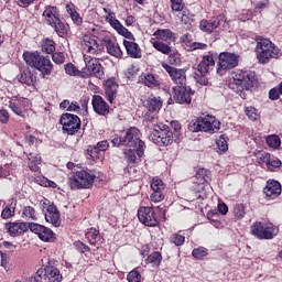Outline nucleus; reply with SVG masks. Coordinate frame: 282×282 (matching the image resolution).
I'll return each instance as SVG.
<instances>
[{
    "instance_id": "obj_43",
    "label": "nucleus",
    "mask_w": 282,
    "mask_h": 282,
    "mask_svg": "<svg viewBox=\"0 0 282 282\" xmlns=\"http://www.w3.org/2000/svg\"><path fill=\"white\" fill-rule=\"evenodd\" d=\"M42 52L45 54H54V52H56V43L54 40L46 39L42 45Z\"/></svg>"
},
{
    "instance_id": "obj_7",
    "label": "nucleus",
    "mask_w": 282,
    "mask_h": 282,
    "mask_svg": "<svg viewBox=\"0 0 282 282\" xmlns=\"http://www.w3.org/2000/svg\"><path fill=\"white\" fill-rule=\"evenodd\" d=\"M193 131H204L205 133H217L221 129V122L214 116H206L191 126Z\"/></svg>"
},
{
    "instance_id": "obj_62",
    "label": "nucleus",
    "mask_w": 282,
    "mask_h": 282,
    "mask_svg": "<svg viewBox=\"0 0 282 282\" xmlns=\"http://www.w3.org/2000/svg\"><path fill=\"white\" fill-rule=\"evenodd\" d=\"M52 58L56 63V65H63V63H65V54L61 52L54 53Z\"/></svg>"
},
{
    "instance_id": "obj_8",
    "label": "nucleus",
    "mask_w": 282,
    "mask_h": 282,
    "mask_svg": "<svg viewBox=\"0 0 282 282\" xmlns=\"http://www.w3.org/2000/svg\"><path fill=\"white\" fill-rule=\"evenodd\" d=\"M210 67H215V59L210 55L203 56V59L197 65L194 78L198 85H208V72Z\"/></svg>"
},
{
    "instance_id": "obj_17",
    "label": "nucleus",
    "mask_w": 282,
    "mask_h": 282,
    "mask_svg": "<svg viewBox=\"0 0 282 282\" xmlns=\"http://www.w3.org/2000/svg\"><path fill=\"white\" fill-rule=\"evenodd\" d=\"M163 69L167 72L170 78L177 85V87L186 86V70L182 68H175L169 64H163Z\"/></svg>"
},
{
    "instance_id": "obj_45",
    "label": "nucleus",
    "mask_w": 282,
    "mask_h": 282,
    "mask_svg": "<svg viewBox=\"0 0 282 282\" xmlns=\"http://www.w3.org/2000/svg\"><path fill=\"white\" fill-rule=\"evenodd\" d=\"M51 28H54L58 36H65V34H67V28L65 26V23L61 21V19L57 20L55 23L51 24Z\"/></svg>"
},
{
    "instance_id": "obj_57",
    "label": "nucleus",
    "mask_w": 282,
    "mask_h": 282,
    "mask_svg": "<svg viewBox=\"0 0 282 282\" xmlns=\"http://www.w3.org/2000/svg\"><path fill=\"white\" fill-rule=\"evenodd\" d=\"M11 171H12V165L10 164L0 165V178L3 180L6 177H9Z\"/></svg>"
},
{
    "instance_id": "obj_41",
    "label": "nucleus",
    "mask_w": 282,
    "mask_h": 282,
    "mask_svg": "<svg viewBox=\"0 0 282 282\" xmlns=\"http://www.w3.org/2000/svg\"><path fill=\"white\" fill-rule=\"evenodd\" d=\"M18 80L23 85H32V83H34V77L29 70H23L18 75Z\"/></svg>"
},
{
    "instance_id": "obj_27",
    "label": "nucleus",
    "mask_w": 282,
    "mask_h": 282,
    "mask_svg": "<svg viewBox=\"0 0 282 282\" xmlns=\"http://www.w3.org/2000/svg\"><path fill=\"white\" fill-rule=\"evenodd\" d=\"M123 45L130 58H142V50H140V45H138V43H134L133 41L123 40Z\"/></svg>"
},
{
    "instance_id": "obj_38",
    "label": "nucleus",
    "mask_w": 282,
    "mask_h": 282,
    "mask_svg": "<svg viewBox=\"0 0 282 282\" xmlns=\"http://www.w3.org/2000/svg\"><path fill=\"white\" fill-rule=\"evenodd\" d=\"M86 239L89 241L90 246H96L100 239V232L96 228H90L86 232Z\"/></svg>"
},
{
    "instance_id": "obj_25",
    "label": "nucleus",
    "mask_w": 282,
    "mask_h": 282,
    "mask_svg": "<svg viewBox=\"0 0 282 282\" xmlns=\"http://www.w3.org/2000/svg\"><path fill=\"white\" fill-rule=\"evenodd\" d=\"M221 21H224V15H218L209 21L203 20L200 21L199 28L203 32L210 34L213 30H217L221 25Z\"/></svg>"
},
{
    "instance_id": "obj_31",
    "label": "nucleus",
    "mask_w": 282,
    "mask_h": 282,
    "mask_svg": "<svg viewBox=\"0 0 282 282\" xmlns=\"http://www.w3.org/2000/svg\"><path fill=\"white\" fill-rule=\"evenodd\" d=\"M106 50L110 56H115V58H122V50L116 42H111V40H106Z\"/></svg>"
},
{
    "instance_id": "obj_53",
    "label": "nucleus",
    "mask_w": 282,
    "mask_h": 282,
    "mask_svg": "<svg viewBox=\"0 0 282 282\" xmlns=\"http://www.w3.org/2000/svg\"><path fill=\"white\" fill-rule=\"evenodd\" d=\"M245 113L246 116H248L249 120H252L254 122V120H259V112L257 111V108L254 107H247L245 109Z\"/></svg>"
},
{
    "instance_id": "obj_12",
    "label": "nucleus",
    "mask_w": 282,
    "mask_h": 282,
    "mask_svg": "<svg viewBox=\"0 0 282 282\" xmlns=\"http://www.w3.org/2000/svg\"><path fill=\"white\" fill-rule=\"evenodd\" d=\"M59 124H62L65 133L74 135V133H78V129H80V118L76 115L64 113L59 119Z\"/></svg>"
},
{
    "instance_id": "obj_4",
    "label": "nucleus",
    "mask_w": 282,
    "mask_h": 282,
    "mask_svg": "<svg viewBox=\"0 0 282 282\" xmlns=\"http://www.w3.org/2000/svg\"><path fill=\"white\" fill-rule=\"evenodd\" d=\"M95 180L96 174H94V172L89 170H80L75 172L74 175L68 178V186H70L72 191L91 188Z\"/></svg>"
},
{
    "instance_id": "obj_28",
    "label": "nucleus",
    "mask_w": 282,
    "mask_h": 282,
    "mask_svg": "<svg viewBox=\"0 0 282 282\" xmlns=\"http://www.w3.org/2000/svg\"><path fill=\"white\" fill-rule=\"evenodd\" d=\"M43 270H44L46 280H48V282H62L63 281V274H61V270H58V268L52 267V265H46Z\"/></svg>"
},
{
    "instance_id": "obj_22",
    "label": "nucleus",
    "mask_w": 282,
    "mask_h": 282,
    "mask_svg": "<svg viewBox=\"0 0 282 282\" xmlns=\"http://www.w3.org/2000/svg\"><path fill=\"white\" fill-rule=\"evenodd\" d=\"M91 105L95 113H98V116H108L109 105L100 95L93 96Z\"/></svg>"
},
{
    "instance_id": "obj_52",
    "label": "nucleus",
    "mask_w": 282,
    "mask_h": 282,
    "mask_svg": "<svg viewBox=\"0 0 282 282\" xmlns=\"http://www.w3.org/2000/svg\"><path fill=\"white\" fill-rule=\"evenodd\" d=\"M127 280L129 282H140L142 281V275L140 274V271L138 269H134L128 273Z\"/></svg>"
},
{
    "instance_id": "obj_32",
    "label": "nucleus",
    "mask_w": 282,
    "mask_h": 282,
    "mask_svg": "<svg viewBox=\"0 0 282 282\" xmlns=\"http://www.w3.org/2000/svg\"><path fill=\"white\" fill-rule=\"evenodd\" d=\"M139 83H142L145 87H160V80L153 74H142L139 77Z\"/></svg>"
},
{
    "instance_id": "obj_18",
    "label": "nucleus",
    "mask_w": 282,
    "mask_h": 282,
    "mask_svg": "<svg viewBox=\"0 0 282 282\" xmlns=\"http://www.w3.org/2000/svg\"><path fill=\"white\" fill-rule=\"evenodd\" d=\"M29 228L31 232H34V235H37L41 241H45V242L54 241V231H52V229L45 226L39 225L36 223H30Z\"/></svg>"
},
{
    "instance_id": "obj_26",
    "label": "nucleus",
    "mask_w": 282,
    "mask_h": 282,
    "mask_svg": "<svg viewBox=\"0 0 282 282\" xmlns=\"http://www.w3.org/2000/svg\"><path fill=\"white\" fill-rule=\"evenodd\" d=\"M42 17L45 23H47V25H53V23H55L61 19V14L58 13V8L52 7V6L45 7V10L43 11Z\"/></svg>"
},
{
    "instance_id": "obj_9",
    "label": "nucleus",
    "mask_w": 282,
    "mask_h": 282,
    "mask_svg": "<svg viewBox=\"0 0 282 282\" xmlns=\"http://www.w3.org/2000/svg\"><path fill=\"white\" fill-rule=\"evenodd\" d=\"M84 63L86 65L82 69V74H84V76H95V78H105V70L102 69L100 61L89 55H84Z\"/></svg>"
},
{
    "instance_id": "obj_63",
    "label": "nucleus",
    "mask_w": 282,
    "mask_h": 282,
    "mask_svg": "<svg viewBox=\"0 0 282 282\" xmlns=\"http://www.w3.org/2000/svg\"><path fill=\"white\" fill-rule=\"evenodd\" d=\"M40 185L44 186L45 188H56V183L47 180L46 177L40 178Z\"/></svg>"
},
{
    "instance_id": "obj_54",
    "label": "nucleus",
    "mask_w": 282,
    "mask_h": 282,
    "mask_svg": "<svg viewBox=\"0 0 282 282\" xmlns=\"http://www.w3.org/2000/svg\"><path fill=\"white\" fill-rule=\"evenodd\" d=\"M64 69L68 76H78L80 74V70L72 63L65 64Z\"/></svg>"
},
{
    "instance_id": "obj_29",
    "label": "nucleus",
    "mask_w": 282,
    "mask_h": 282,
    "mask_svg": "<svg viewBox=\"0 0 282 282\" xmlns=\"http://www.w3.org/2000/svg\"><path fill=\"white\" fill-rule=\"evenodd\" d=\"M153 36L158 39V41H164L165 43H171V41H175V33H173L170 29H158Z\"/></svg>"
},
{
    "instance_id": "obj_36",
    "label": "nucleus",
    "mask_w": 282,
    "mask_h": 282,
    "mask_svg": "<svg viewBox=\"0 0 282 282\" xmlns=\"http://www.w3.org/2000/svg\"><path fill=\"white\" fill-rule=\"evenodd\" d=\"M28 160L30 171H33V173H39V164H41V156L30 153Z\"/></svg>"
},
{
    "instance_id": "obj_14",
    "label": "nucleus",
    "mask_w": 282,
    "mask_h": 282,
    "mask_svg": "<svg viewBox=\"0 0 282 282\" xmlns=\"http://www.w3.org/2000/svg\"><path fill=\"white\" fill-rule=\"evenodd\" d=\"M83 50L88 54H100L102 52L104 46L100 44V40L96 35L86 34L83 36Z\"/></svg>"
},
{
    "instance_id": "obj_49",
    "label": "nucleus",
    "mask_w": 282,
    "mask_h": 282,
    "mask_svg": "<svg viewBox=\"0 0 282 282\" xmlns=\"http://www.w3.org/2000/svg\"><path fill=\"white\" fill-rule=\"evenodd\" d=\"M282 96V82L269 91L270 100H279Z\"/></svg>"
},
{
    "instance_id": "obj_3",
    "label": "nucleus",
    "mask_w": 282,
    "mask_h": 282,
    "mask_svg": "<svg viewBox=\"0 0 282 282\" xmlns=\"http://www.w3.org/2000/svg\"><path fill=\"white\" fill-rule=\"evenodd\" d=\"M23 59L26 65L34 67L37 72H41L43 76H50L54 69V65L48 56H41L39 52H24Z\"/></svg>"
},
{
    "instance_id": "obj_21",
    "label": "nucleus",
    "mask_w": 282,
    "mask_h": 282,
    "mask_svg": "<svg viewBox=\"0 0 282 282\" xmlns=\"http://www.w3.org/2000/svg\"><path fill=\"white\" fill-rule=\"evenodd\" d=\"M30 105V101L23 97H12L9 107L13 113L23 118V109Z\"/></svg>"
},
{
    "instance_id": "obj_15",
    "label": "nucleus",
    "mask_w": 282,
    "mask_h": 282,
    "mask_svg": "<svg viewBox=\"0 0 282 282\" xmlns=\"http://www.w3.org/2000/svg\"><path fill=\"white\" fill-rule=\"evenodd\" d=\"M174 100L178 105H191L193 102V90L188 86H176L173 87Z\"/></svg>"
},
{
    "instance_id": "obj_64",
    "label": "nucleus",
    "mask_w": 282,
    "mask_h": 282,
    "mask_svg": "<svg viewBox=\"0 0 282 282\" xmlns=\"http://www.w3.org/2000/svg\"><path fill=\"white\" fill-rule=\"evenodd\" d=\"M119 34L121 36H124V39H128L126 41H135V37L133 36V33L127 30V28L123 26L122 30L119 31Z\"/></svg>"
},
{
    "instance_id": "obj_37",
    "label": "nucleus",
    "mask_w": 282,
    "mask_h": 282,
    "mask_svg": "<svg viewBox=\"0 0 282 282\" xmlns=\"http://www.w3.org/2000/svg\"><path fill=\"white\" fill-rule=\"evenodd\" d=\"M124 160H127L128 164H135L138 160H140V156L138 155V150L134 148L126 149L123 152Z\"/></svg>"
},
{
    "instance_id": "obj_50",
    "label": "nucleus",
    "mask_w": 282,
    "mask_h": 282,
    "mask_svg": "<svg viewBox=\"0 0 282 282\" xmlns=\"http://www.w3.org/2000/svg\"><path fill=\"white\" fill-rule=\"evenodd\" d=\"M234 215L237 219H243V217H246V206H243V204L235 205Z\"/></svg>"
},
{
    "instance_id": "obj_2",
    "label": "nucleus",
    "mask_w": 282,
    "mask_h": 282,
    "mask_svg": "<svg viewBox=\"0 0 282 282\" xmlns=\"http://www.w3.org/2000/svg\"><path fill=\"white\" fill-rule=\"evenodd\" d=\"M257 59L260 65H268L272 58H281V48L265 37L257 39Z\"/></svg>"
},
{
    "instance_id": "obj_58",
    "label": "nucleus",
    "mask_w": 282,
    "mask_h": 282,
    "mask_svg": "<svg viewBox=\"0 0 282 282\" xmlns=\"http://www.w3.org/2000/svg\"><path fill=\"white\" fill-rule=\"evenodd\" d=\"M171 8L173 12H182L184 10V2L182 0H171Z\"/></svg>"
},
{
    "instance_id": "obj_16",
    "label": "nucleus",
    "mask_w": 282,
    "mask_h": 282,
    "mask_svg": "<svg viewBox=\"0 0 282 282\" xmlns=\"http://www.w3.org/2000/svg\"><path fill=\"white\" fill-rule=\"evenodd\" d=\"M43 210H45V219L47 224H52L55 228H58L61 226V213L54 206V204H50V200H46L43 203Z\"/></svg>"
},
{
    "instance_id": "obj_30",
    "label": "nucleus",
    "mask_w": 282,
    "mask_h": 282,
    "mask_svg": "<svg viewBox=\"0 0 282 282\" xmlns=\"http://www.w3.org/2000/svg\"><path fill=\"white\" fill-rule=\"evenodd\" d=\"M145 107L149 111L155 113V111H160L162 109V99L160 97L150 96L145 100Z\"/></svg>"
},
{
    "instance_id": "obj_42",
    "label": "nucleus",
    "mask_w": 282,
    "mask_h": 282,
    "mask_svg": "<svg viewBox=\"0 0 282 282\" xmlns=\"http://www.w3.org/2000/svg\"><path fill=\"white\" fill-rule=\"evenodd\" d=\"M148 263H151L153 265V268H160V263H162V253L155 251L152 252L148 259H147Z\"/></svg>"
},
{
    "instance_id": "obj_20",
    "label": "nucleus",
    "mask_w": 282,
    "mask_h": 282,
    "mask_svg": "<svg viewBox=\"0 0 282 282\" xmlns=\"http://www.w3.org/2000/svg\"><path fill=\"white\" fill-rule=\"evenodd\" d=\"M4 228L10 237H21V235H25V232L30 230V224L24 221H13L6 224Z\"/></svg>"
},
{
    "instance_id": "obj_51",
    "label": "nucleus",
    "mask_w": 282,
    "mask_h": 282,
    "mask_svg": "<svg viewBox=\"0 0 282 282\" xmlns=\"http://www.w3.org/2000/svg\"><path fill=\"white\" fill-rule=\"evenodd\" d=\"M151 188L153 192H164V182L158 177H154L151 182Z\"/></svg>"
},
{
    "instance_id": "obj_1",
    "label": "nucleus",
    "mask_w": 282,
    "mask_h": 282,
    "mask_svg": "<svg viewBox=\"0 0 282 282\" xmlns=\"http://www.w3.org/2000/svg\"><path fill=\"white\" fill-rule=\"evenodd\" d=\"M254 73L248 70H237L234 73L232 82L229 83V89H232L242 100L248 98L247 91L254 87Z\"/></svg>"
},
{
    "instance_id": "obj_10",
    "label": "nucleus",
    "mask_w": 282,
    "mask_h": 282,
    "mask_svg": "<svg viewBox=\"0 0 282 282\" xmlns=\"http://www.w3.org/2000/svg\"><path fill=\"white\" fill-rule=\"evenodd\" d=\"M251 235L257 239H274L279 235V228L273 225H263L262 223H256L251 226Z\"/></svg>"
},
{
    "instance_id": "obj_47",
    "label": "nucleus",
    "mask_w": 282,
    "mask_h": 282,
    "mask_svg": "<svg viewBox=\"0 0 282 282\" xmlns=\"http://www.w3.org/2000/svg\"><path fill=\"white\" fill-rule=\"evenodd\" d=\"M194 259L202 261L205 257H208V249L205 247H198L192 251Z\"/></svg>"
},
{
    "instance_id": "obj_6",
    "label": "nucleus",
    "mask_w": 282,
    "mask_h": 282,
    "mask_svg": "<svg viewBox=\"0 0 282 282\" xmlns=\"http://www.w3.org/2000/svg\"><path fill=\"white\" fill-rule=\"evenodd\" d=\"M150 140L159 147H169V144H173V132L167 126L156 124L150 134Z\"/></svg>"
},
{
    "instance_id": "obj_56",
    "label": "nucleus",
    "mask_w": 282,
    "mask_h": 282,
    "mask_svg": "<svg viewBox=\"0 0 282 282\" xmlns=\"http://www.w3.org/2000/svg\"><path fill=\"white\" fill-rule=\"evenodd\" d=\"M281 166V160L276 159V158H272L270 156L269 162L267 163V169L269 171H274V169H279Z\"/></svg>"
},
{
    "instance_id": "obj_13",
    "label": "nucleus",
    "mask_w": 282,
    "mask_h": 282,
    "mask_svg": "<svg viewBox=\"0 0 282 282\" xmlns=\"http://www.w3.org/2000/svg\"><path fill=\"white\" fill-rule=\"evenodd\" d=\"M138 219L143 226H149L150 228H155L160 221H158V216H155V210L153 207H141L138 210Z\"/></svg>"
},
{
    "instance_id": "obj_59",
    "label": "nucleus",
    "mask_w": 282,
    "mask_h": 282,
    "mask_svg": "<svg viewBox=\"0 0 282 282\" xmlns=\"http://www.w3.org/2000/svg\"><path fill=\"white\" fill-rule=\"evenodd\" d=\"M164 200V194L163 192H153L150 195V202H153L154 204H158L160 202Z\"/></svg>"
},
{
    "instance_id": "obj_19",
    "label": "nucleus",
    "mask_w": 282,
    "mask_h": 282,
    "mask_svg": "<svg viewBox=\"0 0 282 282\" xmlns=\"http://www.w3.org/2000/svg\"><path fill=\"white\" fill-rule=\"evenodd\" d=\"M237 65H239V56L232 53L224 52L219 54V67L217 72L220 69H235Z\"/></svg>"
},
{
    "instance_id": "obj_33",
    "label": "nucleus",
    "mask_w": 282,
    "mask_h": 282,
    "mask_svg": "<svg viewBox=\"0 0 282 282\" xmlns=\"http://www.w3.org/2000/svg\"><path fill=\"white\" fill-rule=\"evenodd\" d=\"M21 217L25 221H36L39 219V214L34 207L25 206L22 209Z\"/></svg>"
},
{
    "instance_id": "obj_39",
    "label": "nucleus",
    "mask_w": 282,
    "mask_h": 282,
    "mask_svg": "<svg viewBox=\"0 0 282 282\" xmlns=\"http://www.w3.org/2000/svg\"><path fill=\"white\" fill-rule=\"evenodd\" d=\"M265 142L270 149H279L281 147V138L276 134H270L265 138Z\"/></svg>"
},
{
    "instance_id": "obj_11",
    "label": "nucleus",
    "mask_w": 282,
    "mask_h": 282,
    "mask_svg": "<svg viewBox=\"0 0 282 282\" xmlns=\"http://www.w3.org/2000/svg\"><path fill=\"white\" fill-rule=\"evenodd\" d=\"M208 182V175H206V170H198L193 180L191 191L195 193L197 199H204L206 197V183Z\"/></svg>"
},
{
    "instance_id": "obj_23",
    "label": "nucleus",
    "mask_w": 282,
    "mask_h": 282,
    "mask_svg": "<svg viewBox=\"0 0 282 282\" xmlns=\"http://www.w3.org/2000/svg\"><path fill=\"white\" fill-rule=\"evenodd\" d=\"M104 89L108 102H113L118 94V82H116V78H108L104 84Z\"/></svg>"
},
{
    "instance_id": "obj_61",
    "label": "nucleus",
    "mask_w": 282,
    "mask_h": 282,
    "mask_svg": "<svg viewBox=\"0 0 282 282\" xmlns=\"http://www.w3.org/2000/svg\"><path fill=\"white\" fill-rule=\"evenodd\" d=\"M109 149V142L107 141H100L97 143V145L94 148L93 153H98V151H107Z\"/></svg>"
},
{
    "instance_id": "obj_46",
    "label": "nucleus",
    "mask_w": 282,
    "mask_h": 282,
    "mask_svg": "<svg viewBox=\"0 0 282 282\" xmlns=\"http://www.w3.org/2000/svg\"><path fill=\"white\" fill-rule=\"evenodd\" d=\"M26 282H47L45 270L39 269L34 276L28 278Z\"/></svg>"
},
{
    "instance_id": "obj_40",
    "label": "nucleus",
    "mask_w": 282,
    "mask_h": 282,
    "mask_svg": "<svg viewBox=\"0 0 282 282\" xmlns=\"http://www.w3.org/2000/svg\"><path fill=\"white\" fill-rule=\"evenodd\" d=\"M152 45L154 50H156L158 52H161V54H165V55L171 54V46H169V44H164L161 41H152Z\"/></svg>"
},
{
    "instance_id": "obj_35",
    "label": "nucleus",
    "mask_w": 282,
    "mask_h": 282,
    "mask_svg": "<svg viewBox=\"0 0 282 282\" xmlns=\"http://www.w3.org/2000/svg\"><path fill=\"white\" fill-rule=\"evenodd\" d=\"M15 210H17V200L12 199L11 204L3 208L1 213L2 219H12V217H14Z\"/></svg>"
},
{
    "instance_id": "obj_24",
    "label": "nucleus",
    "mask_w": 282,
    "mask_h": 282,
    "mask_svg": "<svg viewBox=\"0 0 282 282\" xmlns=\"http://www.w3.org/2000/svg\"><path fill=\"white\" fill-rule=\"evenodd\" d=\"M267 199H276L281 195V183L276 181H268L264 187Z\"/></svg>"
},
{
    "instance_id": "obj_5",
    "label": "nucleus",
    "mask_w": 282,
    "mask_h": 282,
    "mask_svg": "<svg viewBox=\"0 0 282 282\" xmlns=\"http://www.w3.org/2000/svg\"><path fill=\"white\" fill-rule=\"evenodd\" d=\"M140 130L135 127L130 128L126 135L123 137V147H129V149H134L137 151L138 158L144 155V149L147 145L142 141Z\"/></svg>"
},
{
    "instance_id": "obj_55",
    "label": "nucleus",
    "mask_w": 282,
    "mask_h": 282,
    "mask_svg": "<svg viewBox=\"0 0 282 282\" xmlns=\"http://www.w3.org/2000/svg\"><path fill=\"white\" fill-rule=\"evenodd\" d=\"M185 238L182 235L173 234L170 237V242L174 243V246H184Z\"/></svg>"
},
{
    "instance_id": "obj_44",
    "label": "nucleus",
    "mask_w": 282,
    "mask_h": 282,
    "mask_svg": "<svg viewBox=\"0 0 282 282\" xmlns=\"http://www.w3.org/2000/svg\"><path fill=\"white\" fill-rule=\"evenodd\" d=\"M256 158H257V163L260 165V166H263V165H268V162H270V153L265 152V151H258L256 153Z\"/></svg>"
},
{
    "instance_id": "obj_60",
    "label": "nucleus",
    "mask_w": 282,
    "mask_h": 282,
    "mask_svg": "<svg viewBox=\"0 0 282 282\" xmlns=\"http://www.w3.org/2000/svg\"><path fill=\"white\" fill-rule=\"evenodd\" d=\"M208 45L200 42H193L189 44L187 52H195V50H207Z\"/></svg>"
},
{
    "instance_id": "obj_48",
    "label": "nucleus",
    "mask_w": 282,
    "mask_h": 282,
    "mask_svg": "<svg viewBox=\"0 0 282 282\" xmlns=\"http://www.w3.org/2000/svg\"><path fill=\"white\" fill-rule=\"evenodd\" d=\"M216 145L218 151H220L221 153H226V151H228V140L226 139V135L221 134L216 140Z\"/></svg>"
},
{
    "instance_id": "obj_34",
    "label": "nucleus",
    "mask_w": 282,
    "mask_h": 282,
    "mask_svg": "<svg viewBox=\"0 0 282 282\" xmlns=\"http://www.w3.org/2000/svg\"><path fill=\"white\" fill-rule=\"evenodd\" d=\"M66 12L69 14V17L75 25H82L83 18H80V14L74 8V4H67Z\"/></svg>"
}]
</instances>
